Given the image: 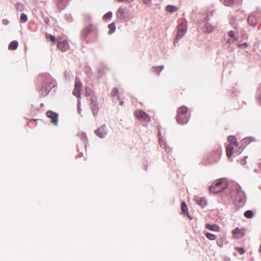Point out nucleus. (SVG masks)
I'll list each match as a JSON object with an SVG mask.
<instances>
[{
    "instance_id": "nucleus-15",
    "label": "nucleus",
    "mask_w": 261,
    "mask_h": 261,
    "mask_svg": "<svg viewBox=\"0 0 261 261\" xmlns=\"http://www.w3.org/2000/svg\"><path fill=\"white\" fill-rule=\"evenodd\" d=\"M248 23L252 26H255L257 23V19L254 14L250 15L248 18Z\"/></svg>"
},
{
    "instance_id": "nucleus-52",
    "label": "nucleus",
    "mask_w": 261,
    "mask_h": 261,
    "mask_svg": "<svg viewBox=\"0 0 261 261\" xmlns=\"http://www.w3.org/2000/svg\"><path fill=\"white\" fill-rule=\"evenodd\" d=\"M242 150H243V149L240 150H240H238V151H236L235 152H236V153L239 154H240V153H241L242 152Z\"/></svg>"
},
{
    "instance_id": "nucleus-53",
    "label": "nucleus",
    "mask_w": 261,
    "mask_h": 261,
    "mask_svg": "<svg viewBox=\"0 0 261 261\" xmlns=\"http://www.w3.org/2000/svg\"><path fill=\"white\" fill-rule=\"evenodd\" d=\"M227 43H231V40H230V39H228V40L227 41Z\"/></svg>"
},
{
    "instance_id": "nucleus-46",
    "label": "nucleus",
    "mask_w": 261,
    "mask_h": 261,
    "mask_svg": "<svg viewBox=\"0 0 261 261\" xmlns=\"http://www.w3.org/2000/svg\"><path fill=\"white\" fill-rule=\"evenodd\" d=\"M82 137L83 139L86 140L87 139L86 134L85 133H81Z\"/></svg>"
},
{
    "instance_id": "nucleus-24",
    "label": "nucleus",
    "mask_w": 261,
    "mask_h": 261,
    "mask_svg": "<svg viewBox=\"0 0 261 261\" xmlns=\"http://www.w3.org/2000/svg\"><path fill=\"white\" fill-rule=\"evenodd\" d=\"M164 68V66L163 65H161L159 67L154 66L151 68V71L153 72L156 73L158 74H159Z\"/></svg>"
},
{
    "instance_id": "nucleus-10",
    "label": "nucleus",
    "mask_w": 261,
    "mask_h": 261,
    "mask_svg": "<svg viewBox=\"0 0 261 261\" xmlns=\"http://www.w3.org/2000/svg\"><path fill=\"white\" fill-rule=\"evenodd\" d=\"M46 116L48 118L51 119V122L52 123H53L56 126L58 125L59 117L58 113H55L52 111H48L46 112Z\"/></svg>"
},
{
    "instance_id": "nucleus-21",
    "label": "nucleus",
    "mask_w": 261,
    "mask_h": 261,
    "mask_svg": "<svg viewBox=\"0 0 261 261\" xmlns=\"http://www.w3.org/2000/svg\"><path fill=\"white\" fill-rule=\"evenodd\" d=\"M228 142L229 144H235L236 147H237L238 146V143L237 141V139L234 136H229L228 137Z\"/></svg>"
},
{
    "instance_id": "nucleus-41",
    "label": "nucleus",
    "mask_w": 261,
    "mask_h": 261,
    "mask_svg": "<svg viewBox=\"0 0 261 261\" xmlns=\"http://www.w3.org/2000/svg\"><path fill=\"white\" fill-rule=\"evenodd\" d=\"M118 92V90L117 88H114L112 90L111 92V95L112 96H115Z\"/></svg>"
},
{
    "instance_id": "nucleus-28",
    "label": "nucleus",
    "mask_w": 261,
    "mask_h": 261,
    "mask_svg": "<svg viewBox=\"0 0 261 261\" xmlns=\"http://www.w3.org/2000/svg\"><path fill=\"white\" fill-rule=\"evenodd\" d=\"M204 233L205 234L206 238L210 240H215L216 239V236L210 232H206L205 231H203Z\"/></svg>"
},
{
    "instance_id": "nucleus-47",
    "label": "nucleus",
    "mask_w": 261,
    "mask_h": 261,
    "mask_svg": "<svg viewBox=\"0 0 261 261\" xmlns=\"http://www.w3.org/2000/svg\"><path fill=\"white\" fill-rule=\"evenodd\" d=\"M151 0H144L143 2L145 4H149L151 3Z\"/></svg>"
},
{
    "instance_id": "nucleus-39",
    "label": "nucleus",
    "mask_w": 261,
    "mask_h": 261,
    "mask_svg": "<svg viewBox=\"0 0 261 261\" xmlns=\"http://www.w3.org/2000/svg\"><path fill=\"white\" fill-rule=\"evenodd\" d=\"M91 103L90 104H93V103H97V98L96 97L92 95L91 97Z\"/></svg>"
},
{
    "instance_id": "nucleus-16",
    "label": "nucleus",
    "mask_w": 261,
    "mask_h": 261,
    "mask_svg": "<svg viewBox=\"0 0 261 261\" xmlns=\"http://www.w3.org/2000/svg\"><path fill=\"white\" fill-rule=\"evenodd\" d=\"M214 28L209 22H206L202 29L204 33H211L213 31Z\"/></svg>"
},
{
    "instance_id": "nucleus-17",
    "label": "nucleus",
    "mask_w": 261,
    "mask_h": 261,
    "mask_svg": "<svg viewBox=\"0 0 261 261\" xmlns=\"http://www.w3.org/2000/svg\"><path fill=\"white\" fill-rule=\"evenodd\" d=\"M221 154V149H218L214 151L211 153V156L213 157V161L212 162H216L220 157Z\"/></svg>"
},
{
    "instance_id": "nucleus-32",
    "label": "nucleus",
    "mask_w": 261,
    "mask_h": 261,
    "mask_svg": "<svg viewBox=\"0 0 261 261\" xmlns=\"http://www.w3.org/2000/svg\"><path fill=\"white\" fill-rule=\"evenodd\" d=\"M20 20L21 23L26 22L28 20V16L24 13H21Z\"/></svg>"
},
{
    "instance_id": "nucleus-34",
    "label": "nucleus",
    "mask_w": 261,
    "mask_h": 261,
    "mask_svg": "<svg viewBox=\"0 0 261 261\" xmlns=\"http://www.w3.org/2000/svg\"><path fill=\"white\" fill-rule=\"evenodd\" d=\"M254 137H247L245 139H244L243 140H242V143H246L247 144H249L251 141H254Z\"/></svg>"
},
{
    "instance_id": "nucleus-35",
    "label": "nucleus",
    "mask_w": 261,
    "mask_h": 261,
    "mask_svg": "<svg viewBox=\"0 0 261 261\" xmlns=\"http://www.w3.org/2000/svg\"><path fill=\"white\" fill-rule=\"evenodd\" d=\"M257 98L259 103L261 105V84L259 85L257 91Z\"/></svg>"
},
{
    "instance_id": "nucleus-45",
    "label": "nucleus",
    "mask_w": 261,
    "mask_h": 261,
    "mask_svg": "<svg viewBox=\"0 0 261 261\" xmlns=\"http://www.w3.org/2000/svg\"><path fill=\"white\" fill-rule=\"evenodd\" d=\"M118 2H125L127 3H132L133 0H117Z\"/></svg>"
},
{
    "instance_id": "nucleus-38",
    "label": "nucleus",
    "mask_w": 261,
    "mask_h": 261,
    "mask_svg": "<svg viewBox=\"0 0 261 261\" xmlns=\"http://www.w3.org/2000/svg\"><path fill=\"white\" fill-rule=\"evenodd\" d=\"M236 250H237V251L238 252V253L240 254H243L245 253V250H244V249L242 247H238V248H236Z\"/></svg>"
},
{
    "instance_id": "nucleus-5",
    "label": "nucleus",
    "mask_w": 261,
    "mask_h": 261,
    "mask_svg": "<svg viewBox=\"0 0 261 261\" xmlns=\"http://www.w3.org/2000/svg\"><path fill=\"white\" fill-rule=\"evenodd\" d=\"M39 79L42 82L43 84L47 87L48 91L55 87L56 85V82L48 73H45L40 75Z\"/></svg>"
},
{
    "instance_id": "nucleus-8",
    "label": "nucleus",
    "mask_w": 261,
    "mask_h": 261,
    "mask_svg": "<svg viewBox=\"0 0 261 261\" xmlns=\"http://www.w3.org/2000/svg\"><path fill=\"white\" fill-rule=\"evenodd\" d=\"M177 29L178 31L176 38L175 39L173 42L174 45H175V44L178 42L179 40L181 39L187 32V27L183 24L178 25Z\"/></svg>"
},
{
    "instance_id": "nucleus-54",
    "label": "nucleus",
    "mask_w": 261,
    "mask_h": 261,
    "mask_svg": "<svg viewBox=\"0 0 261 261\" xmlns=\"http://www.w3.org/2000/svg\"><path fill=\"white\" fill-rule=\"evenodd\" d=\"M122 103H123L122 101H121V102H120V104L122 105Z\"/></svg>"
},
{
    "instance_id": "nucleus-30",
    "label": "nucleus",
    "mask_w": 261,
    "mask_h": 261,
    "mask_svg": "<svg viewBox=\"0 0 261 261\" xmlns=\"http://www.w3.org/2000/svg\"><path fill=\"white\" fill-rule=\"evenodd\" d=\"M221 2L226 6H231L234 3V0H221Z\"/></svg>"
},
{
    "instance_id": "nucleus-9",
    "label": "nucleus",
    "mask_w": 261,
    "mask_h": 261,
    "mask_svg": "<svg viewBox=\"0 0 261 261\" xmlns=\"http://www.w3.org/2000/svg\"><path fill=\"white\" fill-rule=\"evenodd\" d=\"M136 117L145 122H149L150 120V117L145 112L142 110H136L135 112Z\"/></svg>"
},
{
    "instance_id": "nucleus-26",
    "label": "nucleus",
    "mask_w": 261,
    "mask_h": 261,
    "mask_svg": "<svg viewBox=\"0 0 261 261\" xmlns=\"http://www.w3.org/2000/svg\"><path fill=\"white\" fill-rule=\"evenodd\" d=\"M18 42L16 41H13L11 42L9 45V49L11 50H15L18 47Z\"/></svg>"
},
{
    "instance_id": "nucleus-25",
    "label": "nucleus",
    "mask_w": 261,
    "mask_h": 261,
    "mask_svg": "<svg viewBox=\"0 0 261 261\" xmlns=\"http://www.w3.org/2000/svg\"><path fill=\"white\" fill-rule=\"evenodd\" d=\"M109 31L108 34L111 35L115 32L116 30V26L114 22H112L109 24L108 25Z\"/></svg>"
},
{
    "instance_id": "nucleus-11",
    "label": "nucleus",
    "mask_w": 261,
    "mask_h": 261,
    "mask_svg": "<svg viewBox=\"0 0 261 261\" xmlns=\"http://www.w3.org/2000/svg\"><path fill=\"white\" fill-rule=\"evenodd\" d=\"M106 128V125L103 124L100 127L95 130L94 133L95 135L100 138H104L107 135Z\"/></svg>"
},
{
    "instance_id": "nucleus-37",
    "label": "nucleus",
    "mask_w": 261,
    "mask_h": 261,
    "mask_svg": "<svg viewBox=\"0 0 261 261\" xmlns=\"http://www.w3.org/2000/svg\"><path fill=\"white\" fill-rule=\"evenodd\" d=\"M85 91H86V95L87 96H90L92 95V91L90 88L86 87L85 88Z\"/></svg>"
},
{
    "instance_id": "nucleus-18",
    "label": "nucleus",
    "mask_w": 261,
    "mask_h": 261,
    "mask_svg": "<svg viewBox=\"0 0 261 261\" xmlns=\"http://www.w3.org/2000/svg\"><path fill=\"white\" fill-rule=\"evenodd\" d=\"M205 228L212 231L217 232L220 231V227L216 224L211 225L210 224L207 223L205 225Z\"/></svg>"
},
{
    "instance_id": "nucleus-48",
    "label": "nucleus",
    "mask_w": 261,
    "mask_h": 261,
    "mask_svg": "<svg viewBox=\"0 0 261 261\" xmlns=\"http://www.w3.org/2000/svg\"><path fill=\"white\" fill-rule=\"evenodd\" d=\"M247 158V156H245V159L244 160H242L241 161V163L242 165H245L246 163V159Z\"/></svg>"
},
{
    "instance_id": "nucleus-27",
    "label": "nucleus",
    "mask_w": 261,
    "mask_h": 261,
    "mask_svg": "<svg viewBox=\"0 0 261 261\" xmlns=\"http://www.w3.org/2000/svg\"><path fill=\"white\" fill-rule=\"evenodd\" d=\"M49 92V91H48L47 87L45 86V85H44L43 87L40 91V94L42 96H45Z\"/></svg>"
},
{
    "instance_id": "nucleus-29",
    "label": "nucleus",
    "mask_w": 261,
    "mask_h": 261,
    "mask_svg": "<svg viewBox=\"0 0 261 261\" xmlns=\"http://www.w3.org/2000/svg\"><path fill=\"white\" fill-rule=\"evenodd\" d=\"M228 35L232 39V41H237L238 40V37L236 35L234 32L230 31L228 32Z\"/></svg>"
},
{
    "instance_id": "nucleus-42",
    "label": "nucleus",
    "mask_w": 261,
    "mask_h": 261,
    "mask_svg": "<svg viewBox=\"0 0 261 261\" xmlns=\"http://www.w3.org/2000/svg\"><path fill=\"white\" fill-rule=\"evenodd\" d=\"M247 46L248 44L247 43H243L238 45V47L241 48H244L246 47Z\"/></svg>"
},
{
    "instance_id": "nucleus-14",
    "label": "nucleus",
    "mask_w": 261,
    "mask_h": 261,
    "mask_svg": "<svg viewBox=\"0 0 261 261\" xmlns=\"http://www.w3.org/2000/svg\"><path fill=\"white\" fill-rule=\"evenodd\" d=\"M236 147L235 144H229L226 147L227 156L230 158L233 154V150Z\"/></svg>"
},
{
    "instance_id": "nucleus-20",
    "label": "nucleus",
    "mask_w": 261,
    "mask_h": 261,
    "mask_svg": "<svg viewBox=\"0 0 261 261\" xmlns=\"http://www.w3.org/2000/svg\"><path fill=\"white\" fill-rule=\"evenodd\" d=\"M166 10L170 13H174L178 10V8L173 5H168L166 6Z\"/></svg>"
},
{
    "instance_id": "nucleus-44",
    "label": "nucleus",
    "mask_w": 261,
    "mask_h": 261,
    "mask_svg": "<svg viewBox=\"0 0 261 261\" xmlns=\"http://www.w3.org/2000/svg\"><path fill=\"white\" fill-rule=\"evenodd\" d=\"M16 8L17 10L19 11H22L23 8V6L20 4H17L16 5Z\"/></svg>"
},
{
    "instance_id": "nucleus-49",
    "label": "nucleus",
    "mask_w": 261,
    "mask_h": 261,
    "mask_svg": "<svg viewBox=\"0 0 261 261\" xmlns=\"http://www.w3.org/2000/svg\"><path fill=\"white\" fill-rule=\"evenodd\" d=\"M240 230L238 228H236L234 230H233V232L234 233H237L239 232Z\"/></svg>"
},
{
    "instance_id": "nucleus-22",
    "label": "nucleus",
    "mask_w": 261,
    "mask_h": 261,
    "mask_svg": "<svg viewBox=\"0 0 261 261\" xmlns=\"http://www.w3.org/2000/svg\"><path fill=\"white\" fill-rule=\"evenodd\" d=\"M181 210L182 211V212L184 213H186L188 216V217L191 219L192 218L191 217V216L189 215L188 214V207L187 206V204H186L185 202V201H182V203H181Z\"/></svg>"
},
{
    "instance_id": "nucleus-51",
    "label": "nucleus",
    "mask_w": 261,
    "mask_h": 261,
    "mask_svg": "<svg viewBox=\"0 0 261 261\" xmlns=\"http://www.w3.org/2000/svg\"><path fill=\"white\" fill-rule=\"evenodd\" d=\"M45 22L46 23H47L48 24H49V20L48 18H46L45 19Z\"/></svg>"
},
{
    "instance_id": "nucleus-23",
    "label": "nucleus",
    "mask_w": 261,
    "mask_h": 261,
    "mask_svg": "<svg viewBox=\"0 0 261 261\" xmlns=\"http://www.w3.org/2000/svg\"><path fill=\"white\" fill-rule=\"evenodd\" d=\"M158 136H159V142H160L161 146L164 149H167L166 144L163 140L160 132H159V133H158Z\"/></svg>"
},
{
    "instance_id": "nucleus-55",
    "label": "nucleus",
    "mask_w": 261,
    "mask_h": 261,
    "mask_svg": "<svg viewBox=\"0 0 261 261\" xmlns=\"http://www.w3.org/2000/svg\"><path fill=\"white\" fill-rule=\"evenodd\" d=\"M228 260L229 261H230V258H228Z\"/></svg>"
},
{
    "instance_id": "nucleus-6",
    "label": "nucleus",
    "mask_w": 261,
    "mask_h": 261,
    "mask_svg": "<svg viewBox=\"0 0 261 261\" xmlns=\"http://www.w3.org/2000/svg\"><path fill=\"white\" fill-rule=\"evenodd\" d=\"M82 87V83L79 77H76L75 80L74 89L73 90V94L78 97V106L77 111L79 113H81V109L80 107L81 102V94L80 91Z\"/></svg>"
},
{
    "instance_id": "nucleus-40",
    "label": "nucleus",
    "mask_w": 261,
    "mask_h": 261,
    "mask_svg": "<svg viewBox=\"0 0 261 261\" xmlns=\"http://www.w3.org/2000/svg\"><path fill=\"white\" fill-rule=\"evenodd\" d=\"M58 3V5L59 6L60 4H62L63 5H65L68 0H56Z\"/></svg>"
},
{
    "instance_id": "nucleus-2",
    "label": "nucleus",
    "mask_w": 261,
    "mask_h": 261,
    "mask_svg": "<svg viewBox=\"0 0 261 261\" xmlns=\"http://www.w3.org/2000/svg\"><path fill=\"white\" fill-rule=\"evenodd\" d=\"M93 33L95 35L97 34V30L95 25L93 24H90L85 26L81 32V38L82 40L85 41L87 43H90L91 41L87 39L88 36Z\"/></svg>"
},
{
    "instance_id": "nucleus-19",
    "label": "nucleus",
    "mask_w": 261,
    "mask_h": 261,
    "mask_svg": "<svg viewBox=\"0 0 261 261\" xmlns=\"http://www.w3.org/2000/svg\"><path fill=\"white\" fill-rule=\"evenodd\" d=\"M91 108L93 112V114L94 116H96L97 115L98 113V106L97 103H93V104H91Z\"/></svg>"
},
{
    "instance_id": "nucleus-1",
    "label": "nucleus",
    "mask_w": 261,
    "mask_h": 261,
    "mask_svg": "<svg viewBox=\"0 0 261 261\" xmlns=\"http://www.w3.org/2000/svg\"><path fill=\"white\" fill-rule=\"evenodd\" d=\"M231 196L233 198L234 202L238 207H243L245 204L246 201V195L240 188L233 191L231 193Z\"/></svg>"
},
{
    "instance_id": "nucleus-50",
    "label": "nucleus",
    "mask_w": 261,
    "mask_h": 261,
    "mask_svg": "<svg viewBox=\"0 0 261 261\" xmlns=\"http://www.w3.org/2000/svg\"><path fill=\"white\" fill-rule=\"evenodd\" d=\"M3 24H5V25H7L8 24L9 21L7 19H5L3 21Z\"/></svg>"
},
{
    "instance_id": "nucleus-43",
    "label": "nucleus",
    "mask_w": 261,
    "mask_h": 261,
    "mask_svg": "<svg viewBox=\"0 0 261 261\" xmlns=\"http://www.w3.org/2000/svg\"><path fill=\"white\" fill-rule=\"evenodd\" d=\"M217 245L220 247H222L223 246V240L222 239H219L217 240Z\"/></svg>"
},
{
    "instance_id": "nucleus-13",
    "label": "nucleus",
    "mask_w": 261,
    "mask_h": 261,
    "mask_svg": "<svg viewBox=\"0 0 261 261\" xmlns=\"http://www.w3.org/2000/svg\"><path fill=\"white\" fill-rule=\"evenodd\" d=\"M194 200L196 202L202 207H204L206 205V200L202 197L195 196Z\"/></svg>"
},
{
    "instance_id": "nucleus-12",
    "label": "nucleus",
    "mask_w": 261,
    "mask_h": 261,
    "mask_svg": "<svg viewBox=\"0 0 261 261\" xmlns=\"http://www.w3.org/2000/svg\"><path fill=\"white\" fill-rule=\"evenodd\" d=\"M116 17L119 20L125 19L127 17V14L125 12V9L120 7L117 10L116 13Z\"/></svg>"
},
{
    "instance_id": "nucleus-3",
    "label": "nucleus",
    "mask_w": 261,
    "mask_h": 261,
    "mask_svg": "<svg viewBox=\"0 0 261 261\" xmlns=\"http://www.w3.org/2000/svg\"><path fill=\"white\" fill-rule=\"evenodd\" d=\"M228 186V182L225 178H221L216 181L209 187V190L211 192L217 193L221 192L225 189Z\"/></svg>"
},
{
    "instance_id": "nucleus-4",
    "label": "nucleus",
    "mask_w": 261,
    "mask_h": 261,
    "mask_svg": "<svg viewBox=\"0 0 261 261\" xmlns=\"http://www.w3.org/2000/svg\"><path fill=\"white\" fill-rule=\"evenodd\" d=\"M176 120L178 124H185L189 121L188 116V108L185 106H181L178 109Z\"/></svg>"
},
{
    "instance_id": "nucleus-31",
    "label": "nucleus",
    "mask_w": 261,
    "mask_h": 261,
    "mask_svg": "<svg viewBox=\"0 0 261 261\" xmlns=\"http://www.w3.org/2000/svg\"><path fill=\"white\" fill-rule=\"evenodd\" d=\"M254 213L251 210H248L244 213V216L247 218H251L253 217Z\"/></svg>"
},
{
    "instance_id": "nucleus-33",
    "label": "nucleus",
    "mask_w": 261,
    "mask_h": 261,
    "mask_svg": "<svg viewBox=\"0 0 261 261\" xmlns=\"http://www.w3.org/2000/svg\"><path fill=\"white\" fill-rule=\"evenodd\" d=\"M112 15H113L112 12L111 11H109L107 13H106V14H105L103 15V19L105 20H107L108 19H110L112 18Z\"/></svg>"
},
{
    "instance_id": "nucleus-7",
    "label": "nucleus",
    "mask_w": 261,
    "mask_h": 261,
    "mask_svg": "<svg viewBox=\"0 0 261 261\" xmlns=\"http://www.w3.org/2000/svg\"><path fill=\"white\" fill-rule=\"evenodd\" d=\"M58 48L62 52H65L69 49V45L65 39L58 38H57Z\"/></svg>"
},
{
    "instance_id": "nucleus-36",
    "label": "nucleus",
    "mask_w": 261,
    "mask_h": 261,
    "mask_svg": "<svg viewBox=\"0 0 261 261\" xmlns=\"http://www.w3.org/2000/svg\"><path fill=\"white\" fill-rule=\"evenodd\" d=\"M46 38L48 39H49L50 41H51L54 44L55 43L56 38L54 36L50 35L49 34H46Z\"/></svg>"
}]
</instances>
